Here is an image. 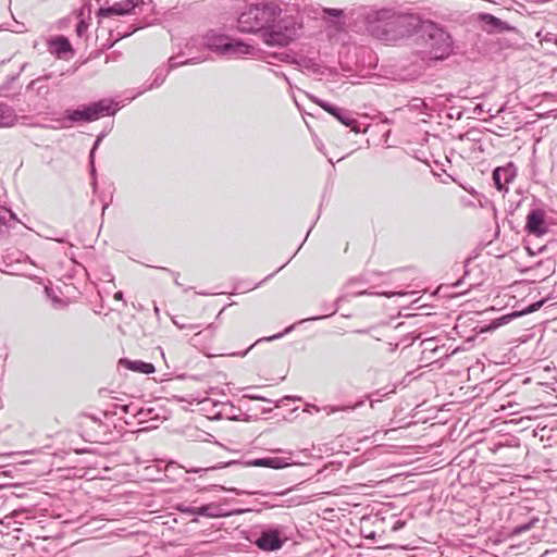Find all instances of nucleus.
Masks as SVG:
<instances>
[{"label":"nucleus","instance_id":"obj_23","mask_svg":"<svg viewBox=\"0 0 557 557\" xmlns=\"http://www.w3.org/2000/svg\"><path fill=\"white\" fill-rule=\"evenodd\" d=\"M481 20L492 29H505V22L492 14H482Z\"/></svg>","mask_w":557,"mask_h":557},{"label":"nucleus","instance_id":"obj_19","mask_svg":"<svg viewBox=\"0 0 557 557\" xmlns=\"http://www.w3.org/2000/svg\"><path fill=\"white\" fill-rule=\"evenodd\" d=\"M16 222L15 214L10 209L0 206V236L13 227Z\"/></svg>","mask_w":557,"mask_h":557},{"label":"nucleus","instance_id":"obj_38","mask_svg":"<svg viewBox=\"0 0 557 557\" xmlns=\"http://www.w3.org/2000/svg\"><path fill=\"white\" fill-rule=\"evenodd\" d=\"M246 397L250 398V399H253V400H262V401H268V403H272L270 399L265 398V397H262V396H259L258 394H255V395H247Z\"/></svg>","mask_w":557,"mask_h":557},{"label":"nucleus","instance_id":"obj_18","mask_svg":"<svg viewBox=\"0 0 557 557\" xmlns=\"http://www.w3.org/2000/svg\"><path fill=\"white\" fill-rule=\"evenodd\" d=\"M49 51L60 57L66 52L72 51V47L66 37L57 36L49 40Z\"/></svg>","mask_w":557,"mask_h":557},{"label":"nucleus","instance_id":"obj_26","mask_svg":"<svg viewBox=\"0 0 557 557\" xmlns=\"http://www.w3.org/2000/svg\"><path fill=\"white\" fill-rule=\"evenodd\" d=\"M100 138H97L91 151H90V154H89V159H90V173H91V177H92V182H91V185L94 187V189H96L97 187V180H96V169H95V164H94V158H95V150L96 148L98 147L99 143H100Z\"/></svg>","mask_w":557,"mask_h":557},{"label":"nucleus","instance_id":"obj_10","mask_svg":"<svg viewBox=\"0 0 557 557\" xmlns=\"http://www.w3.org/2000/svg\"><path fill=\"white\" fill-rule=\"evenodd\" d=\"M312 101L320 106L324 111L333 115L338 122L351 128L352 132L359 133L358 122L351 116V113L343 108H338L325 100L311 97Z\"/></svg>","mask_w":557,"mask_h":557},{"label":"nucleus","instance_id":"obj_15","mask_svg":"<svg viewBox=\"0 0 557 557\" xmlns=\"http://www.w3.org/2000/svg\"><path fill=\"white\" fill-rule=\"evenodd\" d=\"M252 50L253 47L243 40L228 39L227 44L224 46L222 55L227 58H239L242 55L251 54Z\"/></svg>","mask_w":557,"mask_h":557},{"label":"nucleus","instance_id":"obj_3","mask_svg":"<svg viewBox=\"0 0 557 557\" xmlns=\"http://www.w3.org/2000/svg\"><path fill=\"white\" fill-rule=\"evenodd\" d=\"M418 32L429 47L431 59L443 60L453 51V39L442 27L431 21H421Z\"/></svg>","mask_w":557,"mask_h":557},{"label":"nucleus","instance_id":"obj_35","mask_svg":"<svg viewBox=\"0 0 557 557\" xmlns=\"http://www.w3.org/2000/svg\"><path fill=\"white\" fill-rule=\"evenodd\" d=\"M293 329H294V325H290V326L286 327L282 333H278V334H275V335H273V336L267 337L265 339H267V341H274V339H278V338H281L282 336H284L285 334L289 333Z\"/></svg>","mask_w":557,"mask_h":557},{"label":"nucleus","instance_id":"obj_8","mask_svg":"<svg viewBox=\"0 0 557 557\" xmlns=\"http://www.w3.org/2000/svg\"><path fill=\"white\" fill-rule=\"evenodd\" d=\"M228 39L230 38L227 36L216 34L215 32L211 30L202 37L190 38L185 45V49L187 51L186 53L191 54L193 49L198 51L208 49L222 55L224 46L227 44Z\"/></svg>","mask_w":557,"mask_h":557},{"label":"nucleus","instance_id":"obj_32","mask_svg":"<svg viewBox=\"0 0 557 557\" xmlns=\"http://www.w3.org/2000/svg\"><path fill=\"white\" fill-rule=\"evenodd\" d=\"M87 28H88V24L84 21V20H81L77 24H76V34L82 37L86 32H87Z\"/></svg>","mask_w":557,"mask_h":557},{"label":"nucleus","instance_id":"obj_2","mask_svg":"<svg viewBox=\"0 0 557 557\" xmlns=\"http://www.w3.org/2000/svg\"><path fill=\"white\" fill-rule=\"evenodd\" d=\"M281 10L277 5L257 3L246 7L237 20V28L242 33H255L267 28L275 22Z\"/></svg>","mask_w":557,"mask_h":557},{"label":"nucleus","instance_id":"obj_44","mask_svg":"<svg viewBox=\"0 0 557 557\" xmlns=\"http://www.w3.org/2000/svg\"><path fill=\"white\" fill-rule=\"evenodd\" d=\"M136 28L135 27H131L127 32L123 33V34H120V37H126V36H129L132 35L133 33H135Z\"/></svg>","mask_w":557,"mask_h":557},{"label":"nucleus","instance_id":"obj_20","mask_svg":"<svg viewBox=\"0 0 557 557\" xmlns=\"http://www.w3.org/2000/svg\"><path fill=\"white\" fill-rule=\"evenodd\" d=\"M45 294L47 298L50 300L51 306L57 310H62L67 307L69 301L66 298H63L60 294L61 292L54 289L53 287L46 286Z\"/></svg>","mask_w":557,"mask_h":557},{"label":"nucleus","instance_id":"obj_25","mask_svg":"<svg viewBox=\"0 0 557 557\" xmlns=\"http://www.w3.org/2000/svg\"><path fill=\"white\" fill-rule=\"evenodd\" d=\"M363 404H364V400H359L354 406H346V407L325 406V407H323V411L327 416H330V414L338 412V411L359 408V407L363 406Z\"/></svg>","mask_w":557,"mask_h":557},{"label":"nucleus","instance_id":"obj_1","mask_svg":"<svg viewBox=\"0 0 557 557\" xmlns=\"http://www.w3.org/2000/svg\"><path fill=\"white\" fill-rule=\"evenodd\" d=\"M421 18L412 13L382 9L368 14L367 30L384 42H395L418 32Z\"/></svg>","mask_w":557,"mask_h":557},{"label":"nucleus","instance_id":"obj_34","mask_svg":"<svg viewBox=\"0 0 557 557\" xmlns=\"http://www.w3.org/2000/svg\"><path fill=\"white\" fill-rule=\"evenodd\" d=\"M24 517V511H13L10 516H7L5 519L11 520L13 519L15 523H22L20 518Z\"/></svg>","mask_w":557,"mask_h":557},{"label":"nucleus","instance_id":"obj_4","mask_svg":"<svg viewBox=\"0 0 557 557\" xmlns=\"http://www.w3.org/2000/svg\"><path fill=\"white\" fill-rule=\"evenodd\" d=\"M299 25L293 16H285L270 23L262 33L263 41L269 46H287L298 35Z\"/></svg>","mask_w":557,"mask_h":557},{"label":"nucleus","instance_id":"obj_49","mask_svg":"<svg viewBox=\"0 0 557 557\" xmlns=\"http://www.w3.org/2000/svg\"><path fill=\"white\" fill-rule=\"evenodd\" d=\"M380 295H384V296L391 298L395 295H403V294L401 293H381Z\"/></svg>","mask_w":557,"mask_h":557},{"label":"nucleus","instance_id":"obj_42","mask_svg":"<svg viewBox=\"0 0 557 557\" xmlns=\"http://www.w3.org/2000/svg\"><path fill=\"white\" fill-rule=\"evenodd\" d=\"M113 297L115 300H121V301H123L124 305H126V301H124L123 292H121V290L116 292Z\"/></svg>","mask_w":557,"mask_h":557},{"label":"nucleus","instance_id":"obj_40","mask_svg":"<svg viewBox=\"0 0 557 557\" xmlns=\"http://www.w3.org/2000/svg\"><path fill=\"white\" fill-rule=\"evenodd\" d=\"M374 395H377V396H383V394H381V391H376L374 393ZM373 394L372 395H369L368 398L370 399V406L371 408H373L375 406V403L379 401V399H373L372 398Z\"/></svg>","mask_w":557,"mask_h":557},{"label":"nucleus","instance_id":"obj_24","mask_svg":"<svg viewBox=\"0 0 557 557\" xmlns=\"http://www.w3.org/2000/svg\"><path fill=\"white\" fill-rule=\"evenodd\" d=\"M220 490H223V491H228V492H232L236 495H244V494H248V495H263V496H268V495H272V493H265V492H262V491H255V492H249V491H244V490H239V488H236V487H231V488H226L224 486H219ZM286 492H276V493H273V495H284Z\"/></svg>","mask_w":557,"mask_h":557},{"label":"nucleus","instance_id":"obj_6","mask_svg":"<svg viewBox=\"0 0 557 557\" xmlns=\"http://www.w3.org/2000/svg\"><path fill=\"white\" fill-rule=\"evenodd\" d=\"M290 455V453L288 454ZM296 461L292 460V457H263V458H256L250 461H248L244 467L252 466V467H264V468H272V469H283L292 465H296ZM223 467H243L240 463L232 461L227 462L225 465L219 463L216 466H210L205 468H185V471L187 473H202V472H209L213 471Z\"/></svg>","mask_w":557,"mask_h":557},{"label":"nucleus","instance_id":"obj_12","mask_svg":"<svg viewBox=\"0 0 557 557\" xmlns=\"http://www.w3.org/2000/svg\"><path fill=\"white\" fill-rule=\"evenodd\" d=\"M78 426L82 431V436L89 442H96L99 429L103 426L102 420L99 417L82 413L78 417Z\"/></svg>","mask_w":557,"mask_h":557},{"label":"nucleus","instance_id":"obj_16","mask_svg":"<svg viewBox=\"0 0 557 557\" xmlns=\"http://www.w3.org/2000/svg\"><path fill=\"white\" fill-rule=\"evenodd\" d=\"M120 364L124 366L126 369L131 371L144 374H151L156 371L154 366L152 363L145 362L141 360H129L124 358L120 360Z\"/></svg>","mask_w":557,"mask_h":557},{"label":"nucleus","instance_id":"obj_50","mask_svg":"<svg viewBox=\"0 0 557 557\" xmlns=\"http://www.w3.org/2000/svg\"><path fill=\"white\" fill-rule=\"evenodd\" d=\"M261 283H257L252 286L247 287L245 290L257 288Z\"/></svg>","mask_w":557,"mask_h":557},{"label":"nucleus","instance_id":"obj_37","mask_svg":"<svg viewBox=\"0 0 557 557\" xmlns=\"http://www.w3.org/2000/svg\"><path fill=\"white\" fill-rule=\"evenodd\" d=\"M543 304H544L543 300L536 301V302L530 305L524 312H528V313L534 312V311L539 310L543 306Z\"/></svg>","mask_w":557,"mask_h":557},{"label":"nucleus","instance_id":"obj_45","mask_svg":"<svg viewBox=\"0 0 557 557\" xmlns=\"http://www.w3.org/2000/svg\"><path fill=\"white\" fill-rule=\"evenodd\" d=\"M274 74H275L276 76H278V77L284 78V81H285L288 85H290V82H289L288 77H287L284 73H280V72H275V71H274Z\"/></svg>","mask_w":557,"mask_h":557},{"label":"nucleus","instance_id":"obj_29","mask_svg":"<svg viewBox=\"0 0 557 557\" xmlns=\"http://www.w3.org/2000/svg\"><path fill=\"white\" fill-rule=\"evenodd\" d=\"M177 510L182 513L189 516H197V507L181 504L177 506Z\"/></svg>","mask_w":557,"mask_h":557},{"label":"nucleus","instance_id":"obj_11","mask_svg":"<svg viewBox=\"0 0 557 557\" xmlns=\"http://www.w3.org/2000/svg\"><path fill=\"white\" fill-rule=\"evenodd\" d=\"M141 4H144V0H122L120 2H115L111 7L100 8L97 12V16L104 18L113 15L132 14L134 9Z\"/></svg>","mask_w":557,"mask_h":557},{"label":"nucleus","instance_id":"obj_22","mask_svg":"<svg viewBox=\"0 0 557 557\" xmlns=\"http://www.w3.org/2000/svg\"><path fill=\"white\" fill-rule=\"evenodd\" d=\"M213 334H214V327L212 324H210L205 331L196 333L190 338V344L195 347H198L202 344L203 338L210 339V338H212Z\"/></svg>","mask_w":557,"mask_h":557},{"label":"nucleus","instance_id":"obj_27","mask_svg":"<svg viewBox=\"0 0 557 557\" xmlns=\"http://www.w3.org/2000/svg\"><path fill=\"white\" fill-rule=\"evenodd\" d=\"M161 470L158 466H148L145 468L146 476L153 481L162 480L161 478Z\"/></svg>","mask_w":557,"mask_h":557},{"label":"nucleus","instance_id":"obj_56","mask_svg":"<svg viewBox=\"0 0 557 557\" xmlns=\"http://www.w3.org/2000/svg\"><path fill=\"white\" fill-rule=\"evenodd\" d=\"M273 275H274V273L269 274V275H268L263 281H265V280H268V278H270V277H272Z\"/></svg>","mask_w":557,"mask_h":557},{"label":"nucleus","instance_id":"obj_33","mask_svg":"<svg viewBox=\"0 0 557 557\" xmlns=\"http://www.w3.org/2000/svg\"><path fill=\"white\" fill-rule=\"evenodd\" d=\"M298 64L314 72L318 70V65L311 59H304Z\"/></svg>","mask_w":557,"mask_h":557},{"label":"nucleus","instance_id":"obj_31","mask_svg":"<svg viewBox=\"0 0 557 557\" xmlns=\"http://www.w3.org/2000/svg\"><path fill=\"white\" fill-rule=\"evenodd\" d=\"M411 107L416 110H420L422 111L423 109H426L428 108V103L423 100V99H420V98H414L412 101H411Z\"/></svg>","mask_w":557,"mask_h":557},{"label":"nucleus","instance_id":"obj_7","mask_svg":"<svg viewBox=\"0 0 557 557\" xmlns=\"http://www.w3.org/2000/svg\"><path fill=\"white\" fill-rule=\"evenodd\" d=\"M184 54H186V51H181L177 55L171 57L169 59L168 67H158V69H156L153 71V81H152V83L148 87H146L144 90L138 91L132 98L134 99L135 97L141 95L146 90H150L152 88H157V87L161 86L164 83V81L166 78V75L169 74L170 71H172V70H174V69H176L178 66H182V65L198 64V63H201V62L207 60V58L202 57V55L190 57V58H187L185 60H177L178 58H181Z\"/></svg>","mask_w":557,"mask_h":557},{"label":"nucleus","instance_id":"obj_41","mask_svg":"<svg viewBox=\"0 0 557 557\" xmlns=\"http://www.w3.org/2000/svg\"><path fill=\"white\" fill-rule=\"evenodd\" d=\"M51 78V74H47V75H44L41 77H38L37 79H34L30 85L34 86L36 85L37 83L41 82V81H47V79H50Z\"/></svg>","mask_w":557,"mask_h":557},{"label":"nucleus","instance_id":"obj_55","mask_svg":"<svg viewBox=\"0 0 557 557\" xmlns=\"http://www.w3.org/2000/svg\"><path fill=\"white\" fill-rule=\"evenodd\" d=\"M174 462H170L165 466V469L168 470Z\"/></svg>","mask_w":557,"mask_h":557},{"label":"nucleus","instance_id":"obj_52","mask_svg":"<svg viewBox=\"0 0 557 557\" xmlns=\"http://www.w3.org/2000/svg\"><path fill=\"white\" fill-rule=\"evenodd\" d=\"M366 294H368L367 290H361V292H358L356 295H366Z\"/></svg>","mask_w":557,"mask_h":557},{"label":"nucleus","instance_id":"obj_57","mask_svg":"<svg viewBox=\"0 0 557 557\" xmlns=\"http://www.w3.org/2000/svg\"><path fill=\"white\" fill-rule=\"evenodd\" d=\"M264 505H265L268 508H273V505H268V503H264Z\"/></svg>","mask_w":557,"mask_h":557},{"label":"nucleus","instance_id":"obj_58","mask_svg":"<svg viewBox=\"0 0 557 557\" xmlns=\"http://www.w3.org/2000/svg\"><path fill=\"white\" fill-rule=\"evenodd\" d=\"M357 333H366L364 330H358Z\"/></svg>","mask_w":557,"mask_h":557},{"label":"nucleus","instance_id":"obj_51","mask_svg":"<svg viewBox=\"0 0 557 557\" xmlns=\"http://www.w3.org/2000/svg\"><path fill=\"white\" fill-rule=\"evenodd\" d=\"M389 346H391V351H393L398 347V344H395L394 346L392 344H389Z\"/></svg>","mask_w":557,"mask_h":557},{"label":"nucleus","instance_id":"obj_17","mask_svg":"<svg viewBox=\"0 0 557 557\" xmlns=\"http://www.w3.org/2000/svg\"><path fill=\"white\" fill-rule=\"evenodd\" d=\"M197 516L208 518H220L228 516L227 511L220 504L211 503L197 507Z\"/></svg>","mask_w":557,"mask_h":557},{"label":"nucleus","instance_id":"obj_21","mask_svg":"<svg viewBox=\"0 0 557 557\" xmlns=\"http://www.w3.org/2000/svg\"><path fill=\"white\" fill-rule=\"evenodd\" d=\"M17 121L14 110L5 104L0 103V127H11Z\"/></svg>","mask_w":557,"mask_h":557},{"label":"nucleus","instance_id":"obj_36","mask_svg":"<svg viewBox=\"0 0 557 557\" xmlns=\"http://www.w3.org/2000/svg\"><path fill=\"white\" fill-rule=\"evenodd\" d=\"M270 57H272L281 62H290V57L286 53H273Z\"/></svg>","mask_w":557,"mask_h":557},{"label":"nucleus","instance_id":"obj_13","mask_svg":"<svg viewBox=\"0 0 557 557\" xmlns=\"http://www.w3.org/2000/svg\"><path fill=\"white\" fill-rule=\"evenodd\" d=\"M517 175L516 166L508 163L505 166H498L493 171L494 186L499 191H507V185L513 181Z\"/></svg>","mask_w":557,"mask_h":557},{"label":"nucleus","instance_id":"obj_5","mask_svg":"<svg viewBox=\"0 0 557 557\" xmlns=\"http://www.w3.org/2000/svg\"><path fill=\"white\" fill-rule=\"evenodd\" d=\"M119 108L112 100L101 99L97 102L85 104L76 110H66L65 120L71 124L77 122H94L101 116L114 115Z\"/></svg>","mask_w":557,"mask_h":557},{"label":"nucleus","instance_id":"obj_14","mask_svg":"<svg viewBox=\"0 0 557 557\" xmlns=\"http://www.w3.org/2000/svg\"><path fill=\"white\" fill-rule=\"evenodd\" d=\"M525 228L529 234L536 236L543 235L547 232L545 215L542 210H531L527 216Z\"/></svg>","mask_w":557,"mask_h":557},{"label":"nucleus","instance_id":"obj_48","mask_svg":"<svg viewBox=\"0 0 557 557\" xmlns=\"http://www.w3.org/2000/svg\"><path fill=\"white\" fill-rule=\"evenodd\" d=\"M172 275L174 276V283H175L177 286H181V283H180V280H178V273H174V272H172Z\"/></svg>","mask_w":557,"mask_h":557},{"label":"nucleus","instance_id":"obj_47","mask_svg":"<svg viewBox=\"0 0 557 557\" xmlns=\"http://www.w3.org/2000/svg\"><path fill=\"white\" fill-rule=\"evenodd\" d=\"M510 319H511V315H504L503 318L499 319V322L497 323V325H500L502 323H506Z\"/></svg>","mask_w":557,"mask_h":557},{"label":"nucleus","instance_id":"obj_30","mask_svg":"<svg viewBox=\"0 0 557 557\" xmlns=\"http://www.w3.org/2000/svg\"><path fill=\"white\" fill-rule=\"evenodd\" d=\"M532 525H533V522L517 525L513 528L512 533L516 535L522 534L523 532H527L528 530H530L532 528Z\"/></svg>","mask_w":557,"mask_h":557},{"label":"nucleus","instance_id":"obj_9","mask_svg":"<svg viewBox=\"0 0 557 557\" xmlns=\"http://www.w3.org/2000/svg\"><path fill=\"white\" fill-rule=\"evenodd\" d=\"M287 536L284 528L281 525H265L261 528L255 544L264 552H273L280 549L286 542Z\"/></svg>","mask_w":557,"mask_h":557},{"label":"nucleus","instance_id":"obj_43","mask_svg":"<svg viewBox=\"0 0 557 557\" xmlns=\"http://www.w3.org/2000/svg\"><path fill=\"white\" fill-rule=\"evenodd\" d=\"M337 311V308H335L331 313V314H334L335 312ZM326 317H329V314H326ZM322 318H325V315H322V317H313V318H309V319H305L302 320L301 322H305V321H314V320H319V319H322Z\"/></svg>","mask_w":557,"mask_h":557},{"label":"nucleus","instance_id":"obj_28","mask_svg":"<svg viewBox=\"0 0 557 557\" xmlns=\"http://www.w3.org/2000/svg\"><path fill=\"white\" fill-rule=\"evenodd\" d=\"M323 18H341L344 16V11L342 9H331V8H323Z\"/></svg>","mask_w":557,"mask_h":557},{"label":"nucleus","instance_id":"obj_53","mask_svg":"<svg viewBox=\"0 0 557 557\" xmlns=\"http://www.w3.org/2000/svg\"><path fill=\"white\" fill-rule=\"evenodd\" d=\"M317 147H318V150H322L321 147H322V144L321 143H315Z\"/></svg>","mask_w":557,"mask_h":557},{"label":"nucleus","instance_id":"obj_54","mask_svg":"<svg viewBox=\"0 0 557 557\" xmlns=\"http://www.w3.org/2000/svg\"><path fill=\"white\" fill-rule=\"evenodd\" d=\"M317 147H318V150H322L321 147H322V144L321 143H315Z\"/></svg>","mask_w":557,"mask_h":557},{"label":"nucleus","instance_id":"obj_39","mask_svg":"<svg viewBox=\"0 0 557 557\" xmlns=\"http://www.w3.org/2000/svg\"><path fill=\"white\" fill-rule=\"evenodd\" d=\"M321 410H322V409H321L320 407L315 406V405H307V406H306V409H305V411L310 412V413H311L312 411H314V412H320Z\"/></svg>","mask_w":557,"mask_h":557},{"label":"nucleus","instance_id":"obj_46","mask_svg":"<svg viewBox=\"0 0 557 557\" xmlns=\"http://www.w3.org/2000/svg\"><path fill=\"white\" fill-rule=\"evenodd\" d=\"M482 112H485L484 108H483V104H478L475 106L474 108V113L476 114H481Z\"/></svg>","mask_w":557,"mask_h":557}]
</instances>
